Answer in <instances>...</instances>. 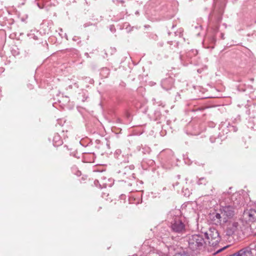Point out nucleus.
Listing matches in <instances>:
<instances>
[{
    "label": "nucleus",
    "instance_id": "nucleus-1",
    "mask_svg": "<svg viewBox=\"0 0 256 256\" xmlns=\"http://www.w3.org/2000/svg\"><path fill=\"white\" fill-rule=\"evenodd\" d=\"M170 222V228L172 232L178 236H186L189 231L188 226L186 223V218L181 214L179 210L170 211L168 216Z\"/></svg>",
    "mask_w": 256,
    "mask_h": 256
},
{
    "label": "nucleus",
    "instance_id": "nucleus-2",
    "mask_svg": "<svg viewBox=\"0 0 256 256\" xmlns=\"http://www.w3.org/2000/svg\"><path fill=\"white\" fill-rule=\"evenodd\" d=\"M203 235L207 240L210 247L208 248V251L212 252L211 247L214 248V252L212 253L213 255H216L226 248V246L218 248L217 246L221 238L218 230L215 228L210 227L206 231L203 232Z\"/></svg>",
    "mask_w": 256,
    "mask_h": 256
},
{
    "label": "nucleus",
    "instance_id": "nucleus-3",
    "mask_svg": "<svg viewBox=\"0 0 256 256\" xmlns=\"http://www.w3.org/2000/svg\"><path fill=\"white\" fill-rule=\"evenodd\" d=\"M188 248L195 254L204 250L206 242L204 238L203 232L201 234H194L188 237Z\"/></svg>",
    "mask_w": 256,
    "mask_h": 256
},
{
    "label": "nucleus",
    "instance_id": "nucleus-4",
    "mask_svg": "<svg viewBox=\"0 0 256 256\" xmlns=\"http://www.w3.org/2000/svg\"><path fill=\"white\" fill-rule=\"evenodd\" d=\"M168 253L173 254V256H190L189 253L186 250V248H183L178 244L173 242L172 244H167L166 245Z\"/></svg>",
    "mask_w": 256,
    "mask_h": 256
},
{
    "label": "nucleus",
    "instance_id": "nucleus-5",
    "mask_svg": "<svg viewBox=\"0 0 256 256\" xmlns=\"http://www.w3.org/2000/svg\"><path fill=\"white\" fill-rule=\"evenodd\" d=\"M220 212L222 216L226 217L227 220L232 218L234 215V208L231 205L220 206Z\"/></svg>",
    "mask_w": 256,
    "mask_h": 256
},
{
    "label": "nucleus",
    "instance_id": "nucleus-6",
    "mask_svg": "<svg viewBox=\"0 0 256 256\" xmlns=\"http://www.w3.org/2000/svg\"><path fill=\"white\" fill-rule=\"evenodd\" d=\"M211 220L216 225L223 226L228 222L226 217L222 216V214L219 212L214 214L211 216Z\"/></svg>",
    "mask_w": 256,
    "mask_h": 256
},
{
    "label": "nucleus",
    "instance_id": "nucleus-7",
    "mask_svg": "<svg viewBox=\"0 0 256 256\" xmlns=\"http://www.w3.org/2000/svg\"><path fill=\"white\" fill-rule=\"evenodd\" d=\"M146 246L144 244L142 246V250H144V252L146 256H168L167 254L159 252L157 250H156L153 248L148 247L147 250H146Z\"/></svg>",
    "mask_w": 256,
    "mask_h": 256
},
{
    "label": "nucleus",
    "instance_id": "nucleus-8",
    "mask_svg": "<svg viewBox=\"0 0 256 256\" xmlns=\"http://www.w3.org/2000/svg\"><path fill=\"white\" fill-rule=\"evenodd\" d=\"M238 223L235 221H230L226 228V234L228 236H232L234 234L238 229Z\"/></svg>",
    "mask_w": 256,
    "mask_h": 256
},
{
    "label": "nucleus",
    "instance_id": "nucleus-9",
    "mask_svg": "<svg viewBox=\"0 0 256 256\" xmlns=\"http://www.w3.org/2000/svg\"><path fill=\"white\" fill-rule=\"evenodd\" d=\"M174 83V78L170 76H168L162 80L161 86L166 90H168L173 87Z\"/></svg>",
    "mask_w": 256,
    "mask_h": 256
},
{
    "label": "nucleus",
    "instance_id": "nucleus-10",
    "mask_svg": "<svg viewBox=\"0 0 256 256\" xmlns=\"http://www.w3.org/2000/svg\"><path fill=\"white\" fill-rule=\"evenodd\" d=\"M230 256H252V252L248 248H242Z\"/></svg>",
    "mask_w": 256,
    "mask_h": 256
},
{
    "label": "nucleus",
    "instance_id": "nucleus-11",
    "mask_svg": "<svg viewBox=\"0 0 256 256\" xmlns=\"http://www.w3.org/2000/svg\"><path fill=\"white\" fill-rule=\"evenodd\" d=\"M62 140L58 134H55L53 138V144L54 146H58L62 145Z\"/></svg>",
    "mask_w": 256,
    "mask_h": 256
},
{
    "label": "nucleus",
    "instance_id": "nucleus-12",
    "mask_svg": "<svg viewBox=\"0 0 256 256\" xmlns=\"http://www.w3.org/2000/svg\"><path fill=\"white\" fill-rule=\"evenodd\" d=\"M100 74L104 77H107L110 74V70L106 68H104L101 70Z\"/></svg>",
    "mask_w": 256,
    "mask_h": 256
},
{
    "label": "nucleus",
    "instance_id": "nucleus-13",
    "mask_svg": "<svg viewBox=\"0 0 256 256\" xmlns=\"http://www.w3.org/2000/svg\"><path fill=\"white\" fill-rule=\"evenodd\" d=\"M208 181L206 178L202 177L200 178L196 182V184L200 185H206L208 183Z\"/></svg>",
    "mask_w": 256,
    "mask_h": 256
},
{
    "label": "nucleus",
    "instance_id": "nucleus-14",
    "mask_svg": "<svg viewBox=\"0 0 256 256\" xmlns=\"http://www.w3.org/2000/svg\"><path fill=\"white\" fill-rule=\"evenodd\" d=\"M134 168V166H126L124 169V174H126V172H128L129 174H132L131 170Z\"/></svg>",
    "mask_w": 256,
    "mask_h": 256
},
{
    "label": "nucleus",
    "instance_id": "nucleus-15",
    "mask_svg": "<svg viewBox=\"0 0 256 256\" xmlns=\"http://www.w3.org/2000/svg\"><path fill=\"white\" fill-rule=\"evenodd\" d=\"M198 54V52L196 50H191L190 51L188 52L187 54H186V56L188 58H191L192 56V55H196L197 54Z\"/></svg>",
    "mask_w": 256,
    "mask_h": 256
},
{
    "label": "nucleus",
    "instance_id": "nucleus-16",
    "mask_svg": "<svg viewBox=\"0 0 256 256\" xmlns=\"http://www.w3.org/2000/svg\"><path fill=\"white\" fill-rule=\"evenodd\" d=\"M256 214V211L254 210H250L249 212V217L252 219L255 218V214Z\"/></svg>",
    "mask_w": 256,
    "mask_h": 256
},
{
    "label": "nucleus",
    "instance_id": "nucleus-17",
    "mask_svg": "<svg viewBox=\"0 0 256 256\" xmlns=\"http://www.w3.org/2000/svg\"><path fill=\"white\" fill-rule=\"evenodd\" d=\"M16 49L17 50L12 48V54L14 56H17V55L19 54H20V52L18 50V48H16Z\"/></svg>",
    "mask_w": 256,
    "mask_h": 256
},
{
    "label": "nucleus",
    "instance_id": "nucleus-18",
    "mask_svg": "<svg viewBox=\"0 0 256 256\" xmlns=\"http://www.w3.org/2000/svg\"><path fill=\"white\" fill-rule=\"evenodd\" d=\"M210 41L211 42V44H213L215 43L216 40L214 36H212L210 38Z\"/></svg>",
    "mask_w": 256,
    "mask_h": 256
},
{
    "label": "nucleus",
    "instance_id": "nucleus-19",
    "mask_svg": "<svg viewBox=\"0 0 256 256\" xmlns=\"http://www.w3.org/2000/svg\"><path fill=\"white\" fill-rule=\"evenodd\" d=\"M110 30L112 32H116V28L113 25L110 26Z\"/></svg>",
    "mask_w": 256,
    "mask_h": 256
},
{
    "label": "nucleus",
    "instance_id": "nucleus-20",
    "mask_svg": "<svg viewBox=\"0 0 256 256\" xmlns=\"http://www.w3.org/2000/svg\"><path fill=\"white\" fill-rule=\"evenodd\" d=\"M166 154H168V155H170V156H173V152H172L170 150H167L166 151Z\"/></svg>",
    "mask_w": 256,
    "mask_h": 256
},
{
    "label": "nucleus",
    "instance_id": "nucleus-21",
    "mask_svg": "<svg viewBox=\"0 0 256 256\" xmlns=\"http://www.w3.org/2000/svg\"><path fill=\"white\" fill-rule=\"evenodd\" d=\"M92 24V23H90V22H87V23H86V24H84V28H86V27H88V26H91Z\"/></svg>",
    "mask_w": 256,
    "mask_h": 256
},
{
    "label": "nucleus",
    "instance_id": "nucleus-22",
    "mask_svg": "<svg viewBox=\"0 0 256 256\" xmlns=\"http://www.w3.org/2000/svg\"><path fill=\"white\" fill-rule=\"evenodd\" d=\"M104 187H106L108 186H110V184H107L106 182L102 183Z\"/></svg>",
    "mask_w": 256,
    "mask_h": 256
},
{
    "label": "nucleus",
    "instance_id": "nucleus-23",
    "mask_svg": "<svg viewBox=\"0 0 256 256\" xmlns=\"http://www.w3.org/2000/svg\"><path fill=\"white\" fill-rule=\"evenodd\" d=\"M36 4L40 8L42 9L44 8V5L41 6L39 3H37Z\"/></svg>",
    "mask_w": 256,
    "mask_h": 256
},
{
    "label": "nucleus",
    "instance_id": "nucleus-24",
    "mask_svg": "<svg viewBox=\"0 0 256 256\" xmlns=\"http://www.w3.org/2000/svg\"><path fill=\"white\" fill-rule=\"evenodd\" d=\"M110 50H111L112 52H114L116 50L114 48H110Z\"/></svg>",
    "mask_w": 256,
    "mask_h": 256
},
{
    "label": "nucleus",
    "instance_id": "nucleus-25",
    "mask_svg": "<svg viewBox=\"0 0 256 256\" xmlns=\"http://www.w3.org/2000/svg\"><path fill=\"white\" fill-rule=\"evenodd\" d=\"M120 152H121V150H116V152L117 154H118L119 153H120Z\"/></svg>",
    "mask_w": 256,
    "mask_h": 256
},
{
    "label": "nucleus",
    "instance_id": "nucleus-26",
    "mask_svg": "<svg viewBox=\"0 0 256 256\" xmlns=\"http://www.w3.org/2000/svg\"><path fill=\"white\" fill-rule=\"evenodd\" d=\"M81 174V172L80 171H78L76 173V175L79 176Z\"/></svg>",
    "mask_w": 256,
    "mask_h": 256
},
{
    "label": "nucleus",
    "instance_id": "nucleus-27",
    "mask_svg": "<svg viewBox=\"0 0 256 256\" xmlns=\"http://www.w3.org/2000/svg\"><path fill=\"white\" fill-rule=\"evenodd\" d=\"M208 48H214V46H212H212H208Z\"/></svg>",
    "mask_w": 256,
    "mask_h": 256
},
{
    "label": "nucleus",
    "instance_id": "nucleus-28",
    "mask_svg": "<svg viewBox=\"0 0 256 256\" xmlns=\"http://www.w3.org/2000/svg\"><path fill=\"white\" fill-rule=\"evenodd\" d=\"M175 26H176V25L172 24V28H171L172 29H173L174 28Z\"/></svg>",
    "mask_w": 256,
    "mask_h": 256
},
{
    "label": "nucleus",
    "instance_id": "nucleus-29",
    "mask_svg": "<svg viewBox=\"0 0 256 256\" xmlns=\"http://www.w3.org/2000/svg\"><path fill=\"white\" fill-rule=\"evenodd\" d=\"M221 19H222L221 17H219L218 18V21L220 22L221 20Z\"/></svg>",
    "mask_w": 256,
    "mask_h": 256
},
{
    "label": "nucleus",
    "instance_id": "nucleus-30",
    "mask_svg": "<svg viewBox=\"0 0 256 256\" xmlns=\"http://www.w3.org/2000/svg\"><path fill=\"white\" fill-rule=\"evenodd\" d=\"M76 36H74V38H73L72 40H76Z\"/></svg>",
    "mask_w": 256,
    "mask_h": 256
},
{
    "label": "nucleus",
    "instance_id": "nucleus-31",
    "mask_svg": "<svg viewBox=\"0 0 256 256\" xmlns=\"http://www.w3.org/2000/svg\"><path fill=\"white\" fill-rule=\"evenodd\" d=\"M174 46H178V43L176 42H174Z\"/></svg>",
    "mask_w": 256,
    "mask_h": 256
},
{
    "label": "nucleus",
    "instance_id": "nucleus-32",
    "mask_svg": "<svg viewBox=\"0 0 256 256\" xmlns=\"http://www.w3.org/2000/svg\"><path fill=\"white\" fill-rule=\"evenodd\" d=\"M172 42H173L170 41V42H169L168 43L170 44H172Z\"/></svg>",
    "mask_w": 256,
    "mask_h": 256
},
{
    "label": "nucleus",
    "instance_id": "nucleus-33",
    "mask_svg": "<svg viewBox=\"0 0 256 256\" xmlns=\"http://www.w3.org/2000/svg\"><path fill=\"white\" fill-rule=\"evenodd\" d=\"M210 141H211V142H214V141H213V140H212V138H210Z\"/></svg>",
    "mask_w": 256,
    "mask_h": 256
},
{
    "label": "nucleus",
    "instance_id": "nucleus-34",
    "mask_svg": "<svg viewBox=\"0 0 256 256\" xmlns=\"http://www.w3.org/2000/svg\"><path fill=\"white\" fill-rule=\"evenodd\" d=\"M34 40H37V36H34Z\"/></svg>",
    "mask_w": 256,
    "mask_h": 256
},
{
    "label": "nucleus",
    "instance_id": "nucleus-35",
    "mask_svg": "<svg viewBox=\"0 0 256 256\" xmlns=\"http://www.w3.org/2000/svg\"><path fill=\"white\" fill-rule=\"evenodd\" d=\"M222 38H223V39L224 38V34H222Z\"/></svg>",
    "mask_w": 256,
    "mask_h": 256
},
{
    "label": "nucleus",
    "instance_id": "nucleus-36",
    "mask_svg": "<svg viewBox=\"0 0 256 256\" xmlns=\"http://www.w3.org/2000/svg\"><path fill=\"white\" fill-rule=\"evenodd\" d=\"M98 182V180H95V181H94V184H96V182Z\"/></svg>",
    "mask_w": 256,
    "mask_h": 256
},
{
    "label": "nucleus",
    "instance_id": "nucleus-37",
    "mask_svg": "<svg viewBox=\"0 0 256 256\" xmlns=\"http://www.w3.org/2000/svg\"><path fill=\"white\" fill-rule=\"evenodd\" d=\"M60 32H62V28H60Z\"/></svg>",
    "mask_w": 256,
    "mask_h": 256
}]
</instances>
